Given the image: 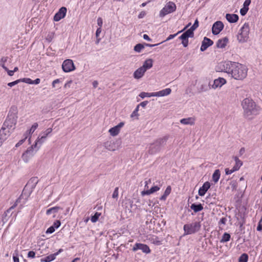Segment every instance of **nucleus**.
<instances>
[{"label":"nucleus","instance_id":"c03bdc74","mask_svg":"<svg viewBox=\"0 0 262 262\" xmlns=\"http://www.w3.org/2000/svg\"><path fill=\"white\" fill-rule=\"evenodd\" d=\"M99 216L100 213H99L98 212H96L95 214L91 217V221L93 223L96 222L98 221Z\"/></svg>","mask_w":262,"mask_h":262},{"label":"nucleus","instance_id":"338daca9","mask_svg":"<svg viewBox=\"0 0 262 262\" xmlns=\"http://www.w3.org/2000/svg\"><path fill=\"white\" fill-rule=\"evenodd\" d=\"M251 2V0H245L243 4L244 7L249 8V6L250 5Z\"/></svg>","mask_w":262,"mask_h":262},{"label":"nucleus","instance_id":"412c9836","mask_svg":"<svg viewBox=\"0 0 262 262\" xmlns=\"http://www.w3.org/2000/svg\"><path fill=\"white\" fill-rule=\"evenodd\" d=\"M145 72V70L141 67L134 72L133 76L134 78L139 79L143 76Z\"/></svg>","mask_w":262,"mask_h":262},{"label":"nucleus","instance_id":"ea45409f","mask_svg":"<svg viewBox=\"0 0 262 262\" xmlns=\"http://www.w3.org/2000/svg\"><path fill=\"white\" fill-rule=\"evenodd\" d=\"M196 29V28L194 27V26H192L190 29H188L185 32H186L187 34H188L190 36V38H192L194 36V32H193V31Z\"/></svg>","mask_w":262,"mask_h":262},{"label":"nucleus","instance_id":"f8f14e48","mask_svg":"<svg viewBox=\"0 0 262 262\" xmlns=\"http://www.w3.org/2000/svg\"><path fill=\"white\" fill-rule=\"evenodd\" d=\"M138 250H141L146 254H148L151 252L149 247L147 245L141 243H136L133 248V251H136Z\"/></svg>","mask_w":262,"mask_h":262},{"label":"nucleus","instance_id":"2eb2a0df","mask_svg":"<svg viewBox=\"0 0 262 262\" xmlns=\"http://www.w3.org/2000/svg\"><path fill=\"white\" fill-rule=\"evenodd\" d=\"M67 8L64 7H62L59 9V11L55 14L54 16V20L55 21H58L61 19L64 18L67 13Z\"/></svg>","mask_w":262,"mask_h":262},{"label":"nucleus","instance_id":"5701e85b","mask_svg":"<svg viewBox=\"0 0 262 262\" xmlns=\"http://www.w3.org/2000/svg\"><path fill=\"white\" fill-rule=\"evenodd\" d=\"M190 36L186 32L183 33L179 39L182 40V43L184 47H187L188 45V38Z\"/></svg>","mask_w":262,"mask_h":262},{"label":"nucleus","instance_id":"bf43d9fd","mask_svg":"<svg viewBox=\"0 0 262 262\" xmlns=\"http://www.w3.org/2000/svg\"><path fill=\"white\" fill-rule=\"evenodd\" d=\"M61 82L60 80L59 79H56L54 80L52 83V86L53 88H56V84L59 83Z\"/></svg>","mask_w":262,"mask_h":262},{"label":"nucleus","instance_id":"39448f33","mask_svg":"<svg viewBox=\"0 0 262 262\" xmlns=\"http://www.w3.org/2000/svg\"><path fill=\"white\" fill-rule=\"evenodd\" d=\"M37 142L28 147L27 149L23 154L21 158L25 163H28L30 160L35 155L39 147H37Z\"/></svg>","mask_w":262,"mask_h":262},{"label":"nucleus","instance_id":"a19ab883","mask_svg":"<svg viewBox=\"0 0 262 262\" xmlns=\"http://www.w3.org/2000/svg\"><path fill=\"white\" fill-rule=\"evenodd\" d=\"M196 29V28L194 27V26H192L190 29H188L185 32H186L187 34H188L190 36V38H192L194 36V32H193V31Z\"/></svg>","mask_w":262,"mask_h":262},{"label":"nucleus","instance_id":"58836bf2","mask_svg":"<svg viewBox=\"0 0 262 262\" xmlns=\"http://www.w3.org/2000/svg\"><path fill=\"white\" fill-rule=\"evenodd\" d=\"M230 235L229 233L226 232L223 235L220 242L221 243H225L228 242L230 239Z\"/></svg>","mask_w":262,"mask_h":262},{"label":"nucleus","instance_id":"de8ad7c7","mask_svg":"<svg viewBox=\"0 0 262 262\" xmlns=\"http://www.w3.org/2000/svg\"><path fill=\"white\" fill-rule=\"evenodd\" d=\"M227 221V219L225 217L221 218L219 222V225L220 226H224L226 224Z\"/></svg>","mask_w":262,"mask_h":262},{"label":"nucleus","instance_id":"f257e3e1","mask_svg":"<svg viewBox=\"0 0 262 262\" xmlns=\"http://www.w3.org/2000/svg\"><path fill=\"white\" fill-rule=\"evenodd\" d=\"M241 105L244 110V115L247 118H251L252 116L259 114L260 107L256 105L255 102L249 98L244 99Z\"/></svg>","mask_w":262,"mask_h":262},{"label":"nucleus","instance_id":"e433bc0d","mask_svg":"<svg viewBox=\"0 0 262 262\" xmlns=\"http://www.w3.org/2000/svg\"><path fill=\"white\" fill-rule=\"evenodd\" d=\"M8 59V57H2L0 60V66L4 69L7 70V67L5 66V63Z\"/></svg>","mask_w":262,"mask_h":262},{"label":"nucleus","instance_id":"09e8293b","mask_svg":"<svg viewBox=\"0 0 262 262\" xmlns=\"http://www.w3.org/2000/svg\"><path fill=\"white\" fill-rule=\"evenodd\" d=\"M182 32H183V30H181V31H178L177 33L176 34H170L168 37L166 39V41H168V40H169L170 39H173L174 37H175L176 36H177L179 33H181Z\"/></svg>","mask_w":262,"mask_h":262},{"label":"nucleus","instance_id":"7c9ffc66","mask_svg":"<svg viewBox=\"0 0 262 262\" xmlns=\"http://www.w3.org/2000/svg\"><path fill=\"white\" fill-rule=\"evenodd\" d=\"M152 62L153 61L151 59H148L144 62L143 64L141 67L143 69H144L145 71H146L152 67Z\"/></svg>","mask_w":262,"mask_h":262},{"label":"nucleus","instance_id":"37998d69","mask_svg":"<svg viewBox=\"0 0 262 262\" xmlns=\"http://www.w3.org/2000/svg\"><path fill=\"white\" fill-rule=\"evenodd\" d=\"M144 48V45H143L141 43H138V44H137L134 47V50L138 53H140L141 51V50L142 49H143Z\"/></svg>","mask_w":262,"mask_h":262},{"label":"nucleus","instance_id":"b1692460","mask_svg":"<svg viewBox=\"0 0 262 262\" xmlns=\"http://www.w3.org/2000/svg\"><path fill=\"white\" fill-rule=\"evenodd\" d=\"M226 19L230 23H234L238 21V16L235 14L227 13L226 15Z\"/></svg>","mask_w":262,"mask_h":262},{"label":"nucleus","instance_id":"8fccbe9b","mask_svg":"<svg viewBox=\"0 0 262 262\" xmlns=\"http://www.w3.org/2000/svg\"><path fill=\"white\" fill-rule=\"evenodd\" d=\"M152 242L153 244L156 245H160L161 244V241L159 240V238L156 236L155 238H153L152 239Z\"/></svg>","mask_w":262,"mask_h":262},{"label":"nucleus","instance_id":"423d86ee","mask_svg":"<svg viewBox=\"0 0 262 262\" xmlns=\"http://www.w3.org/2000/svg\"><path fill=\"white\" fill-rule=\"evenodd\" d=\"M201 227L200 222H194L184 225L185 234H192L198 232Z\"/></svg>","mask_w":262,"mask_h":262},{"label":"nucleus","instance_id":"9d476101","mask_svg":"<svg viewBox=\"0 0 262 262\" xmlns=\"http://www.w3.org/2000/svg\"><path fill=\"white\" fill-rule=\"evenodd\" d=\"M62 69L66 73L70 72L75 69L73 61L71 59L65 60L62 64Z\"/></svg>","mask_w":262,"mask_h":262},{"label":"nucleus","instance_id":"052dcab7","mask_svg":"<svg viewBox=\"0 0 262 262\" xmlns=\"http://www.w3.org/2000/svg\"><path fill=\"white\" fill-rule=\"evenodd\" d=\"M151 183V179H146L145 181V189H148V188H149L148 187V184H150Z\"/></svg>","mask_w":262,"mask_h":262},{"label":"nucleus","instance_id":"6e6d98bb","mask_svg":"<svg viewBox=\"0 0 262 262\" xmlns=\"http://www.w3.org/2000/svg\"><path fill=\"white\" fill-rule=\"evenodd\" d=\"M139 106H137L135 110L133 111L132 114H131V117H134L135 116H138L139 114L138 113V112L139 111Z\"/></svg>","mask_w":262,"mask_h":262},{"label":"nucleus","instance_id":"ddd939ff","mask_svg":"<svg viewBox=\"0 0 262 262\" xmlns=\"http://www.w3.org/2000/svg\"><path fill=\"white\" fill-rule=\"evenodd\" d=\"M224 25L221 21L215 22L212 27V33L213 35L219 34L223 29Z\"/></svg>","mask_w":262,"mask_h":262},{"label":"nucleus","instance_id":"e2e57ef3","mask_svg":"<svg viewBox=\"0 0 262 262\" xmlns=\"http://www.w3.org/2000/svg\"><path fill=\"white\" fill-rule=\"evenodd\" d=\"M262 219H260V220L259 221L258 226L257 227V230L258 231L262 232Z\"/></svg>","mask_w":262,"mask_h":262},{"label":"nucleus","instance_id":"5fc2aeb1","mask_svg":"<svg viewBox=\"0 0 262 262\" xmlns=\"http://www.w3.org/2000/svg\"><path fill=\"white\" fill-rule=\"evenodd\" d=\"M236 171V170L234 168V167H233L231 169H229V168L225 169V173H226V174H227V175L230 174Z\"/></svg>","mask_w":262,"mask_h":262},{"label":"nucleus","instance_id":"13d9d810","mask_svg":"<svg viewBox=\"0 0 262 262\" xmlns=\"http://www.w3.org/2000/svg\"><path fill=\"white\" fill-rule=\"evenodd\" d=\"M230 185L231 189L233 190H235L237 188V183L235 181H232L230 182Z\"/></svg>","mask_w":262,"mask_h":262},{"label":"nucleus","instance_id":"2f4dec72","mask_svg":"<svg viewBox=\"0 0 262 262\" xmlns=\"http://www.w3.org/2000/svg\"><path fill=\"white\" fill-rule=\"evenodd\" d=\"M190 208L196 213L202 210L203 209V207L201 204H195L194 203L191 205Z\"/></svg>","mask_w":262,"mask_h":262},{"label":"nucleus","instance_id":"6ab92c4d","mask_svg":"<svg viewBox=\"0 0 262 262\" xmlns=\"http://www.w3.org/2000/svg\"><path fill=\"white\" fill-rule=\"evenodd\" d=\"M105 148L110 151H115L118 148V145L114 141H106L104 143Z\"/></svg>","mask_w":262,"mask_h":262},{"label":"nucleus","instance_id":"c756f323","mask_svg":"<svg viewBox=\"0 0 262 262\" xmlns=\"http://www.w3.org/2000/svg\"><path fill=\"white\" fill-rule=\"evenodd\" d=\"M194 119L192 117L183 118L180 120V123L185 125H193L194 124Z\"/></svg>","mask_w":262,"mask_h":262},{"label":"nucleus","instance_id":"dca6fc26","mask_svg":"<svg viewBox=\"0 0 262 262\" xmlns=\"http://www.w3.org/2000/svg\"><path fill=\"white\" fill-rule=\"evenodd\" d=\"M226 83L227 81L225 78L219 77L214 80L213 84L211 85V88L213 89L220 88Z\"/></svg>","mask_w":262,"mask_h":262},{"label":"nucleus","instance_id":"79ce46f5","mask_svg":"<svg viewBox=\"0 0 262 262\" xmlns=\"http://www.w3.org/2000/svg\"><path fill=\"white\" fill-rule=\"evenodd\" d=\"M248 259V256L247 254H242L238 259V262H247Z\"/></svg>","mask_w":262,"mask_h":262},{"label":"nucleus","instance_id":"393cba45","mask_svg":"<svg viewBox=\"0 0 262 262\" xmlns=\"http://www.w3.org/2000/svg\"><path fill=\"white\" fill-rule=\"evenodd\" d=\"M160 190V187L158 186L152 187L150 189L144 190L141 192V195H149Z\"/></svg>","mask_w":262,"mask_h":262},{"label":"nucleus","instance_id":"c9c22d12","mask_svg":"<svg viewBox=\"0 0 262 262\" xmlns=\"http://www.w3.org/2000/svg\"><path fill=\"white\" fill-rule=\"evenodd\" d=\"M171 190V187L168 186L165 190L164 194L161 196L160 199L163 201L165 200L167 196L170 194Z\"/></svg>","mask_w":262,"mask_h":262},{"label":"nucleus","instance_id":"0eeeda50","mask_svg":"<svg viewBox=\"0 0 262 262\" xmlns=\"http://www.w3.org/2000/svg\"><path fill=\"white\" fill-rule=\"evenodd\" d=\"M176 5L173 2H169L165 5L164 7L160 11L159 16L162 18L164 17L167 14L174 12L176 10Z\"/></svg>","mask_w":262,"mask_h":262},{"label":"nucleus","instance_id":"69168bd1","mask_svg":"<svg viewBox=\"0 0 262 262\" xmlns=\"http://www.w3.org/2000/svg\"><path fill=\"white\" fill-rule=\"evenodd\" d=\"M35 256V253L33 251H30L28 253V257L34 258Z\"/></svg>","mask_w":262,"mask_h":262},{"label":"nucleus","instance_id":"473e14b6","mask_svg":"<svg viewBox=\"0 0 262 262\" xmlns=\"http://www.w3.org/2000/svg\"><path fill=\"white\" fill-rule=\"evenodd\" d=\"M221 173L219 169H216L212 174V180L214 183H217L220 178Z\"/></svg>","mask_w":262,"mask_h":262},{"label":"nucleus","instance_id":"7ed1b4c3","mask_svg":"<svg viewBox=\"0 0 262 262\" xmlns=\"http://www.w3.org/2000/svg\"><path fill=\"white\" fill-rule=\"evenodd\" d=\"M168 136H165L155 140L152 143L149 145L148 153L150 155H155L159 152L161 148L164 146L168 140Z\"/></svg>","mask_w":262,"mask_h":262},{"label":"nucleus","instance_id":"603ef678","mask_svg":"<svg viewBox=\"0 0 262 262\" xmlns=\"http://www.w3.org/2000/svg\"><path fill=\"white\" fill-rule=\"evenodd\" d=\"M249 10V8H246L245 7H244L241 8L240 10V13L242 16H244L246 14L248 11Z\"/></svg>","mask_w":262,"mask_h":262},{"label":"nucleus","instance_id":"aec40b11","mask_svg":"<svg viewBox=\"0 0 262 262\" xmlns=\"http://www.w3.org/2000/svg\"><path fill=\"white\" fill-rule=\"evenodd\" d=\"M210 187V184L209 182H205L203 186L200 188L198 193L200 196H204L207 190Z\"/></svg>","mask_w":262,"mask_h":262},{"label":"nucleus","instance_id":"f704fd0d","mask_svg":"<svg viewBox=\"0 0 262 262\" xmlns=\"http://www.w3.org/2000/svg\"><path fill=\"white\" fill-rule=\"evenodd\" d=\"M234 160L235 162V164L233 166V167L237 171L239 169V168L243 165V162L237 157H234Z\"/></svg>","mask_w":262,"mask_h":262},{"label":"nucleus","instance_id":"9b49d317","mask_svg":"<svg viewBox=\"0 0 262 262\" xmlns=\"http://www.w3.org/2000/svg\"><path fill=\"white\" fill-rule=\"evenodd\" d=\"M19 198L16 200L14 204L10 207L8 209H7L3 215L2 217V221L4 223L7 222L8 220V218L12 215V212H11L12 210L14 209L16 206L17 205V203L19 202Z\"/></svg>","mask_w":262,"mask_h":262},{"label":"nucleus","instance_id":"3c124183","mask_svg":"<svg viewBox=\"0 0 262 262\" xmlns=\"http://www.w3.org/2000/svg\"><path fill=\"white\" fill-rule=\"evenodd\" d=\"M20 82V79H17L15 81H14L13 82H11L8 83V85L10 87H12L14 86L15 85L18 84V83Z\"/></svg>","mask_w":262,"mask_h":262},{"label":"nucleus","instance_id":"a18cd8bd","mask_svg":"<svg viewBox=\"0 0 262 262\" xmlns=\"http://www.w3.org/2000/svg\"><path fill=\"white\" fill-rule=\"evenodd\" d=\"M38 125L37 123H34L31 128L28 131L29 132V134H32L35 130V129L37 128Z\"/></svg>","mask_w":262,"mask_h":262},{"label":"nucleus","instance_id":"a211bd4d","mask_svg":"<svg viewBox=\"0 0 262 262\" xmlns=\"http://www.w3.org/2000/svg\"><path fill=\"white\" fill-rule=\"evenodd\" d=\"M124 124L123 122H120L117 125L110 128L108 132L112 136H116L119 133L120 128L123 126Z\"/></svg>","mask_w":262,"mask_h":262},{"label":"nucleus","instance_id":"bb28decb","mask_svg":"<svg viewBox=\"0 0 262 262\" xmlns=\"http://www.w3.org/2000/svg\"><path fill=\"white\" fill-rule=\"evenodd\" d=\"M11 131V130L6 127L4 128V127H2V129L0 130V137L6 140L9 136Z\"/></svg>","mask_w":262,"mask_h":262},{"label":"nucleus","instance_id":"4c0bfd02","mask_svg":"<svg viewBox=\"0 0 262 262\" xmlns=\"http://www.w3.org/2000/svg\"><path fill=\"white\" fill-rule=\"evenodd\" d=\"M139 96L142 98H144L146 97H155V92H152V93L141 92L139 94Z\"/></svg>","mask_w":262,"mask_h":262},{"label":"nucleus","instance_id":"20e7f679","mask_svg":"<svg viewBox=\"0 0 262 262\" xmlns=\"http://www.w3.org/2000/svg\"><path fill=\"white\" fill-rule=\"evenodd\" d=\"M250 27L248 23H245L239 29L237 35V39L239 43H244L249 39Z\"/></svg>","mask_w":262,"mask_h":262},{"label":"nucleus","instance_id":"4468645a","mask_svg":"<svg viewBox=\"0 0 262 262\" xmlns=\"http://www.w3.org/2000/svg\"><path fill=\"white\" fill-rule=\"evenodd\" d=\"M52 132V128H48L45 132H42L38 137L35 142H37V144L41 145L45 142L48 135Z\"/></svg>","mask_w":262,"mask_h":262},{"label":"nucleus","instance_id":"0e129e2a","mask_svg":"<svg viewBox=\"0 0 262 262\" xmlns=\"http://www.w3.org/2000/svg\"><path fill=\"white\" fill-rule=\"evenodd\" d=\"M27 138V137L26 136L23 139L19 140V142L17 143H16V144L15 145V147H18L20 145H21L25 142V141L26 140Z\"/></svg>","mask_w":262,"mask_h":262},{"label":"nucleus","instance_id":"774afa93","mask_svg":"<svg viewBox=\"0 0 262 262\" xmlns=\"http://www.w3.org/2000/svg\"><path fill=\"white\" fill-rule=\"evenodd\" d=\"M148 101H144L142 102H141L139 104H138L137 106H139V107L140 106H142V107H145L146 105L148 104Z\"/></svg>","mask_w":262,"mask_h":262},{"label":"nucleus","instance_id":"a878e982","mask_svg":"<svg viewBox=\"0 0 262 262\" xmlns=\"http://www.w3.org/2000/svg\"><path fill=\"white\" fill-rule=\"evenodd\" d=\"M228 42V39L226 37H225L223 38H222V39H220L216 42V47L218 48H221V49L224 48L226 46Z\"/></svg>","mask_w":262,"mask_h":262},{"label":"nucleus","instance_id":"680f3d73","mask_svg":"<svg viewBox=\"0 0 262 262\" xmlns=\"http://www.w3.org/2000/svg\"><path fill=\"white\" fill-rule=\"evenodd\" d=\"M61 225L60 221H56L52 225L55 229H57Z\"/></svg>","mask_w":262,"mask_h":262},{"label":"nucleus","instance_id":"f03ea898","mask_svg":"<svg viewBox=\"0 0 262 262\" xmlns=\"http://www.w3.org/2000/svg\"><path fill=\"white\" fill-rule=\"evenodd\" d=\"M248 68L243 64L234 62L229 75L235 80H243L247 76Z\"/></svg>","mask_w":262,"mask_h":262},{"label":"nucleus","instance_id":"864d4df0","mask_svg":"<svg viewBox=\"0 0 262 262\" xmlns=\"http://www.w3.org/2000/svg\"><path fill=\"white\" fill-rule=\"evenodd\" d=\"M118 190H119V188L118 187H116L114 192H113V195H112V197L114 199H117L118 198Z\"/></svg>","mask_w":262,"mask_h":262},{"label":"nucleus","instance_id":"72a5a7b5","mask_svg":"<svg viewBox=\"0 0 262 262\" xmlns=\"http://www.w3.org/2000/svg\"><path fill=\"white\" fill-rule=\"evenodd\" d=\"M62 209V208L59 207V206H55L52 207L51 208H49L46 211V214L47 215H50L52 213H57L59 210Z\"/></svg>","mask_w":262,"mask_h":262},{"label":"nucleus","instance_id":"6e6552de","mask_svg":"<svg viewBox=\"0 0 262 262\" xmlns=\"http://www.w3.org/2000/svg\"><path fill=\"white\" fill-rule=\"evenodd\" d=\"M233 62H234L231 61H225L221 62L216 66V71L223 72L229 74Z\"/></svg>","mask_w":262,"mask_h":262},{"label":"nucleus","instance_id":"f3484780","mask_svg":"<svg viewBox=\"0 0 262 262\" xmlns=\"http://www.w3.org/2000/svg\"><path fill=\"white\" fill-rule=\"evenodd\" d=\"M213 44V41L210 39L205 37L202 42V45L200 48L201 51H205L209 47Z\"/></svg>","mask_w":262,"mask_h":262},{"label":"nucleus","instance_id":"49530a36","mask_svg":"<svg viewBox=\"0 0 262 262\" xmlns=\"http://www.w3.org/2000/svg\"><path fill=\"white\" fill-rule=\"evenodd\" d=\"M20 79V82H24L26 83L32 84L33 80L29 78H24Z\"/></svg>","mask_w":262,"mask_h":262},{"label":"nucleus","instance_id":"4be33fe9","mask_svg":"<svg viewBox=\"0 0 262 262\" xmlns=\"http://www.w3.org/2000/svg\"><path fill=\"white\" fill-rule=\"evenodd\" d=\"M171 92L170 88H167L159 92H155V97H163L169 95Z\"/></svg>","mask_w":262,"mask_h":262},{"label":"nucleus","instance_id":"c85d7f7f","mask_svg":"<svg viewBox=\"0 0 262 262\" xmlns=\"http://www.w3.org/2000/svg\"><path fill=\"white\" fill-rule=\"evenodd\" d=\"M61 251H62V250L60 249L58 252H56L54 254H50L45 257L44 258H42L41 259V261L50 262L54 260L56 258V256L58 254L59 252H61Z\"/></svg>","mask_w":262,"mask_h":262},{"label":"nucleus","instance_id":"cd10ccee","mask_svg":"<svg viewBox=\"0 0 262 262\" xmlns=\"http://www.w3.org/2000/svg\"><path fill=\"white\" fill-rule=\"evenodd\" d=\"M211 88L210 82L207 79H205L204 83L201 86L200 90L202 92H206L209 90Z\"/></svg>","mask_w":262,"mask_h":262},{"label":"nucleus","instance_id":"4d7b16f0","mask_svg":"<svg viewBox=\"0 0 262 262\" xmlns=\"http://www.w3.org/2000/svg\"><path fill=\"white\" fill-rule=\"evenodd\" d=\"M55 228L53 226H51L47 230L46 233H52L55 231Z\"/></svg>","mask_w":262,"mask_h":262},{"label":"nucleus","instance_id":"1a4fd4ad","mask_svg":"<svg viewBox=\"0 0 262 262\" xmlns=\"http://www.w3.org/2000/svg\"><path fill=\"white\" fill-rule=\"evenodd\" d=\"M17 117L16 115L8 116L4 122L3 127H4V128L6 127L11 130H13L15 127Z\"/></svg>","mask_w":262,"mask_h":262}]
</instances>
